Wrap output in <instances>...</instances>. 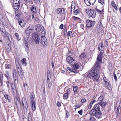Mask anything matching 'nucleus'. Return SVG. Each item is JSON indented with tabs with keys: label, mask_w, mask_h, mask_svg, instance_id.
Wrapping results in <instances>:
<instances>
[{
	"label": "nucleus",
	"mask_w": 121,
	"mask_h": 121,
	"mask_svg": "<svg viewBox=\"0 0 121 121\" xmlns=\"http://www.w3.org/2000/svg\"><path fill=\"white\" fill-rule=\"evenodd\" d=\"M103 53L100 52L97 58V61L94 64L92 69L89 72L87 75L88 77H92L94 82H98L99 80V75L101 73V69L100 64L101 63Z\"/></svg>",
	"instance_id": "f257e3e1"
},
{
	"label": "nucleus",
	"mask_w": 121,
	"mask_h": 121,
	"mask_svg": "<svg viewBox=\"0 0 121 121\" xmlns=\"http://www.w3.org/2000/svg\"><path fill=\"white\" fill-rule=\"evenodd\" d=\"M73 67V70H74L75 73H78L79 71L83 69V65L79 62H78L75 63L72 65Z\"/></svg>",
	"instance_id": "f03ea898"
},
{
	"label": "nucleus",
	"mask_w": 121,
	"mask_h": 121,
	"mask_svg": "<svg viewBox=\"0 0 121 121\" xmlns=\"http://www.w3.org/2000/svg\"><path fill=\"white\" fill-rule=\"evenodd\" d=\"M89 113L91 115L94 116L98 119L100 118L102 116V113L100 110L97 111L92 109L90 111Z\"/></svg>",
	"instance_id": "7ed1b4c3"
},
{
	"label": "nucleus",
	"mask_w": 121,
	"mask_h": 121,
	"mask_svg": "<svg viewBox=\"0 0 121 121\" xmlns=\"http://www.w3.org/2000/svg\"><path fill=\"white\" fill-rule=\"evenodd\" d=\"M104 97L101 95L98 98L97 101L98 103L103 108L105 107L106 104V101L104 100Z\"/></svg>",
	"instance_id": "20e7f679"
},
{
	"label": "nucleus",
	"mask_w": 121,
	"mask_h": 121,
	"mask_svg": "<svg viewBox=\"0 0 121 121\" xmlns=\"http://www.w3.org/2000/svg\"><path fill=\"white\" fill-rule=\"evenodd\" d=\"M103 83L105 86L108 89L110 90L111 89V85L109 80L105 77L103 78Z\"/></svg>",
	"instance_id": "39448f33"
},
{
	"label": "nucleus",
	"mask_w": 121,
	"mask_h": 121,
	"mask_svg": "<svg viewBox=\"0 0 121 121\" xmlns=\"http://www.w3.org/2000/svg\"><path fill=\"white\" fill-rule=\"evenodd\" d=\"M86 12L88 15L89 17H91L92 18H94L96 16V12L94 10L91 9H86Z\"/></svg>",
	"instance_id": "423d86ee"
},
{
	"label": "nucleus",
	"mask_w": 121,
	"mask_h": 121,
	"mask_svg": "<svg viewBox=\"0 0 121 121\" xmlns=\"http://www.w3.org/2000/svg\"><path fill=\"white\" fill-rule=\"evenodd\" d=\"M22 106L24 111L27 112L28 109L27 103L26 98L23 97L22 100Z\"/></svg>",
	"instance_id": "0eeeda50"
},
{
	"label": "nucleus",
	"mask_w": 121,
	"mask_h": 121,
	"mask_svg": "<svg viewBox=\"0 0 121 121\" xmlns=\"http://www.w3.org/2000/svg\"><path fill=\"white\" fill-rule=\"evenodd\" d=\"M32 37L34 40L35 43L39 44L40 42V37L38 33L36 32H34L32 34Z\"/></svg>",
	"instance_id": "6e6552de"
},
{
	"label": "nucleus",
	"mask_w": 121,
	"mask_h": 121,
	"mask_svg": "<svg viewBox=\"0 0 121 121\" xmlns=\"http://www.w3.org/2000/svg\"><path fill=\"white\" fill-rule=\"evenodd\" d=\"M14 102L17 110L19 108V106H20L21 108L22 104L21 103L20 99L17 96L14 97Z\"/></svg>",
	"instance_id": "1a4fd4ad"
},
{
	"label": "nucleus",
	"mask_w": 121,
	"mask_h": 121,
	"mask_svg": "<svg viewBox=\"0 0 121 121\" xmlns=\"http://www.w3.org/2000/svg\"><path fill=\"white\" fill-rule=\"evenodd\" d=\"M20 0H13V5L14 9L17 10L19 8L21 3Z\"/></svg>",
	"instance_id": "9d476101"
},
{
	"label": "nucleus",
	"mask_w": 121,
	"mask_h": 121,
	"mask_svg": "<svg viewBox=\"0 0 121 121\" xmlns=\"http://www.w3.org/2000/svg\"><path fill=\"white\" fill-rule=\"evenodd\" d=\"M86 27L88 28H93L95 23V21H92L88 20H86Z\"/></svg>",
	"instance_id": "9b49d317"
},
{
	"label": "nucleus",
	"mask_w": 121,
	"mask_h": 121,
	"mask_svg": "<svg viewBox=\"0 0 121 121\" xmlns=\"http://www.w3.org/2000/svg\"><path fill=\"white\" fill-rule=\"evenodd\" d=\"M48 42L45 36H42L40 39V43L42 45L45 46L47 44Z\"/></svg>",
	"instance_id": "f8f14e48"
},
{
	"label": "nucleus",
	"mask_w": 121,
	"mask_h": 121,
	"mask_svg": "<svg viewBox=\"0 0 121 121\" xmlns=\"http://www.w3.org/2000/svg\"><path fill=\"white\" fill-rule=\"evenodd\" d=\"M13 78L15 83L18 82L17 74L15 68L13 69L12 72Z\"/></svg>",
	"instance_id": "ddd939ff"
},
{
	"label": "nucleus",
	"mask_w": 121,
	"mask_h": 121,
	"mask_svg": "<svg viewBox=\"0 0 121 121\" xmlns=\"http://www.w3.org/2000/svg\"><path fill=\"white\" fill-rule=\"evenodd\" d=\"M56 12L59 14H64L66 12L65 9L63 8H58L56 9Z\"/></svg>",
	"instance_id": "4468645a"
},
{
	"label": "nucleus",
	"mask_w": 121,
	"mask_h": 121,
	"mask_svg": "<svg viewBox=\"0 0 121 121\" xmlns=\"http://www.w3.org/2000/svg\"><path fill=\"white\" fill-rule=\"evenodd\" d=\"M66 61L71 65H73L75 63V60L73 58L70 56H68L66 58Z\"/></svg>",
	"instance_id": "2eb2a0df"
},
{
	"label": "nucleus",
	"mask_w": 121,
	"mask_h": 121,
	"mask_svg": "<svg viewBox=\"0 0 121 121\" xmlns=\"http://www.w3.org/2000/svg\"><path fill=\"white\" fill-rule=\"evenodd\" d=\"M11 92L14 97L17 96V91L15 84L13 86L11 85Z\"/></svg>",
	"instance_id": "dca6fc26"
},
{
	"label": "nucleus",
	"mask_w": 121,
	"mask_h": 121,
	"mask_svg": "<svg viewBox=\"0 0 121 121\" xmlns=\"http://www.w3.org/2000/svg\"><path fill=\"white\" fill-rule=\"evenodd\" d=\"M36 30L41 34H44L45 33V31L43 27H38L36 28Z\"/></svg>",
	"instance_id": "f3484780"
},
{
	"label": "nucleus",
	"mask_w": 121,
	"mask_h": 121,
	"mask_svg": "<svg viewBox=\"0 0 121 121\" xmlns=\"http://www.w3.org/2000/svg\"><path fill=\"white\" fill-rule=\"evenodd\" d=\"M96 0H84V3L87 6H89L91 4L93 5L95 2Z\"/></svg>",
	"instance_id": "a211bd4d"
},
{
	"label": "nucleus",
	"mask_w": 121,
	"mask_h": 121,
	"mask_svg": "<svg viewBox=\"0 0 121 121\" xmlns=\"http://www.w3.org/2000/svg\"><path fill=\"white\" fill-rule=\"evenodd\" d=\"M30 102L32 103V104L35 102V95L34 93L33 92H31L30 94Z\"/></svg>",
	"instance_id": "6ab92c4d"
},
{
	"label": "nucleus",
	"mask_w": 121,
	"mask_h": 121,
	"mask_svg": "<svg viewBox=\"0 0 121 121\" xmlns=\"http://www.w3.org/2000/svg\"><path fill=\"white\" fill-rule=\"evenodd\" d=\"M19 75L21 78H23V75L22 73V69L21 67L18 68L16 69Z\"/></svg>",
	"instance_id": "aec40b11"
},
{
	"label": "nucleus",
	"mask_w": 121,
	"mask_h": 121,
	"mask_svg": "<svg viewBox=\"0 0 121 121\" xmlns=\"http://www.w3.org/2000/svg\"><path fill=\"white\" fill-rule=\"evenodd\" d=\"M18 22L19 25L21 27H23L25 26V23L23 19H21L18 20Z\"/></svg>",
	"instance_id": "412c9836"
},
{
	"label": "nucleus",
	"mask_w": 121,
	"mask_h": 121,
	"mask_svg": "<svg viewBox=\"0 0 121 121\" xmlns=\"http://www.w3.org/2000/svg\"><path fill=\"white\" fill-rule=\"evenodd\" d=\"M31 11L33 13H37L36 9V7L35 5H33L32 6L30 9Z\"/></svg>",
	"instance_id": "4be33fe9"
},
{
	"label": "nucleus",
	"mask_w": 121,
	"mask_h": 121,
	"mask_svg": "<svg viewBox=\"0 0 121 121\" xmlns=\"http://www.w3.org/2000/svg\"><path fill=\"white\" fill-rule=\"evenodd\" d=\"M99 104H96L94 106L92 109L94 110L95 111H98L100 110V108Z\"/></svg>",
	"instance_id": "5701e85b"
},
{
	"label": "nucleus",
	"mask_w": 121,
	"mask_h": 121,
	"mask_svg": "<svg viewBox=\"0 0 121 121\" xmlns=\"http://www.w3.org/2000/svg\"><path fill=\"white\" fill-rule=\"evenodd\" d=\"M0 30L1 33L2 34V35L3 36L5 35L6 32L5 29L4 28H1L0 27Z\"/></svg>",
	"instance_id": "b1692460"
},
{
	"label": "nucleus",
	"mask_w": 121,
	"mask_h": 121,
	"mask_svg": "<svg viewBox=\"0 0 121 121\" xmlns=\"http://www.w3.org/2000/svg\"><path fill=\"white\" fill-rule=\"evenodd\" d=\"M86 56L85 53H82L79 57V60H83L85 58Z\"/></svg>",
	"instance_id": "393cba45"
},
{
	"label": "nucleus",
	"mask_w": 121,
	"mask_h": 121,
	"mask_svg": "<svg viewBox=\"0 0 121 121\" xmlns=\"http://www.w3.org/2000/svg\"><path fill=\"white\" fill-rule=\"evenodd\" d=\"M31 104L32 107V109L34 111L36 110V107L35 106L36 103L35 102H34V103L32 104V103H31Z\"/></svg>",
	"instance_id": "a878e982"
},
{
	"label": "nucleus",
	"mask_w": 121,
	"mask_h": 121,
	"mask_svg": "<svg viewBox=\"0 0 121 121\" xmlns=\"http://www.w3.org/2000/svg\"><path fill=\"white\" fill-rule=\"evenodd\" d=\"M24 46L25 48V51L26 52H28V51L29 49V46L28 45V43H26V44H24Z\"/></svg>",
	"instance_id": "bb28decb"
},
{
	"label": "nucleus",
	"mask_w": 121,
	"mask_h": 121,
	"mask_svg": "<svg viewBox=\"0 0 121 121\" xmlns=\"http://www.w3.org/2000/svg\"><path fill=\"white\" fill-rule=\"evenodd\" d=\"M67 71L69 72H72L75 73V72H76V71H75L74 70H73L72 66V68H70V67H68L67 68Z\"/></svg>",
	"instance_id": "cd10ccee"
},
{
	"label": "nucleus",
	"mask_w": 121,
	"mask_h": 121,
	"mask_svg": "<svg viewBox=\"0 0 121 121\" xmlns=\"http://www.w3.org/2000/svg\"><path fill=\"white\" fill-rule=\"evenodd\" d=\"M111 4L112 6L115 9L117 10V8L116 5L115 4V2L113 1H112L111 2Z\"/></svg>",
	"instance_id": "c85d7f7f"
},
{
	"label": "nucleus",
	"mask_w": 121,
	"mask_h": 121,
	"mask_svg": "<svg viewBox=\"0 0 121 121\" xmlns=\"http://www.w3.org/2000/svg\"><path fill=\"white\" fill-rule=\"evenodd\" d=\"M15 12L17 15L16 16V17H19V15H21L22 14L21 13L19 10H17Z\"/></svg>",
	"instance_id": "c756f323"
},
{
	"label": "nucleus",
	"mask_w": 121,
	"mask_h": 121,
	"mask_svg": "<svg viewBox=\"0 0 121 121\" xmlns=\"http://www.w3.org/2000/svg\"><path fill=\"white\" fill-rule=\"evenodd\" d=\"M4 96L6 99L8 100L9 102H10V97L7 94H5L4 95Z\"/></svg>",
	"instance_id": "7c9ffc66"
},
{
	"label": "nucleus",
	"mask_w": 121,
	"mask_h": 121,
	"mask_svg": "<svg viewBox=\"0 0 121 121\" xmlns=\"http://www.w3.org/2000/svg\"><path fill=\"white\" fill-rule=\"evenodd\" d=\"M4 37H5V36H6L7 38H8V39L10 41V37L11 38V37L10 36V35L8 33V32H7L6 33V34H5V35H4V36H3Z\"/></svg>",
	"instance_id": "2f4dec72"
},
{
	"label": "nucleus",
	"mask_w": 121,
	"mask_h": 121,
	"mask_svg": "<svg viewBox=\"0 0 121 121\" xmlns=\"http://www.w3.org/2000/svg\"><path fill=\"white\" fill-rule=\"evenodd\" d=\"M26 59L24 58L22 59L21 60V62L23 65L26 66Z\"/></svg>",
	"instance_id": "473e14b6"
},
{
	"label": "nucleus",
	"mask_w": 121,
	"mask_h": 121,
	"mask_svg": "<svg viewBox=\"0 0 121 121\" xmlns=\"http://www.w3.org/2000/svg\"><path fill=\"white\" fill-rule=\"evenodd\" d=\"M5 75L6 77L8 79L10 78V77L9 76V72L8 71H6L5 72Z\"/></svg>",
	"instance_id": "72a5a7b5"
},
{
	"label": "nucleus",
	"mask_w": 121,
	"mask_h": 121,
	"mask_svg": "<svg viewBox=\"0 0 121 121\" xmlns=\"http://www.w3.org/2000/svg\"><path fill=\"white\" fill-rule=\"evenodd\" d=\"M73 90L74 92L76 93L78 91V88L77 86H75L73 88Z\"/></svg>",
	"instance_id": "f704fd0d"
},
{
	"label": "nucleus",
	"mask_w": 121,
	"mask_h": 121,
	"mask_svg": "<svg viewBox=\"0 0 121 121\" xmlns=\"http://www.w3.org/2000/svg\"><path fill=\"white\" fill-rule=\"evenodd\" d=\"M6 83L7 84V87L9 89L10 86H11V85H12L11 84L9 81H7L6 82Z\"/></svg>",
	"instance_id": "c9c22d12"
},
{
	"label": "nucleus",
	"mask_w": 121,
	"mask_h": 121,
	"mask_svg": "<svg viewBox=\"0 0 121 121\" xmlns=\"http://www.w3.org/2000/svg\"><path fill=\"white\" fill-rule=\"evenodd\" d=\"M68 97V95H67V94L65 93L64 94L63 96V99L65 100L67 99Z\"/></svg>",
	"instance_id": "e433bc0d"
},
{
	"label": "nucleus",
	"mask_w": 121,
	"mask_h": 121,
	"mask_svg": "<svg viewBox=\"0 0 121 121\" xmlns=\"http://www.w3.org/2000/svg\"><path fill=\"white\" fill-rule=\"evenodd\" d=\"M79 12V10L78 9H77L74 10L73 13L75 15H76L78 14Z\"/></svg>",
	"instance_id": "4c0bfd02"
},
{
	"label": "nucleus",
	"mask_w": 121,
	"mask_h": 121,
	"mask_svg": "<svg viewBox=\"0 0 121 121\" xmlns=\"http://www.w3.org/2000/svg\"><path fill=\"white\" fill-rule=\"evenodd\" d=\"M96 10L100 14H103V12H104V10L103 9L101 10H100L98 9H96Z\"/></svg>",
	"instance_id": "58836bf2"
},
{
	"label": "nucleus",
	"mask_w": 121,
	"mask_h": 121,
	"mask_svg": "<svg viewBox=\"0 0 121 121\" xmlns=\"http://www.w3.org/2000/svg\"><path fill=\"white\" fill-rule=\"evenodd\" d=\"M96 119L94 117H91L88 121H95Z\"/></svg>",
	"instance_id": "ea45409f"
},
{
	"label": "nucleus",
	"mask_w": 121,
	"mask_h": 121,
	"mask_svg": "<svg viewBox=\"0 0 121 121\" xmlns=\"http://www.w3.org/2000/svg\"><path fill=\"white\" fill-rule=\"evenodd\" d=\"M81 106V104L79 103L76 104L75 107L76 108H80Z\"/></svg>",
	"instance_id": "a19ab883"
},
{
	"label": "nucleus",
	"mask_w": 121,
	"mask_h": 121,
	"mask_svg": "<svg viewBox=\"0 0 121 121\" xmlns=\"http://www.w3.org/2000/svg\"><path fill=\"white\" fill-rule=\"evenodd\" d=\"M72 34V32L71 31H69L68 32V33L67 34V35H66V36L68 35V36H71Z\"/></svg>",
	"instance_id": "79ce46f5"
},
{
	"label": "nucleus",
	"mask_w": 121,
	"mask_h": 121,
	"mask_svg": "<svg viewBox=\"0 0 121 121\" xmlns=\"http://www.w3.org/2000/svg\"><path fill=\"white\" fill-rule=\"evenodd\" d=\"M31 29H29V28H27L26 30L25 31V32L26 34V35H29V34L28 33V31L29 30H31Z\"/></svg>",
	"instance_id": "37998d69"
},
{
	"label": "nucleus",
	"mask_w": 121,
	"mask_h": 121,
	"mask_svg": "<svg viewBox=\"0 0 121 121\" xmlns=\"http://www.w3.org/2000/svg\"><path fill=\"white\" fill-rule=\"evenodd\" d=\"M15 35L17 39L18 40H19L20 39L19 38V35L17 33H15Z\"/></svg>",
	"instance_id": "c03bdc74"
},
{
	"label": "nucleus",
	"mask_w": 121,
	"mask_h": 121,
	"mask_svg": "<svg viewBox=\"0 0 121 121\" xmlns=\"http://www.w3.org/2000/svg\"><path fill=\"white\" fill-rule=\"evenodd\" d=\"M48 87L50 89L51 87V86L52 84L51 81L50 82V81H48Z\"/></svg>",
	"instance_id": "a18cd8bd"
},
{
	"label": "nucleus",
	"mask_w": 121,
	"mask_h": 121,
	"mask_svg": "<svg viewBox=\"0 0 121 121\" xmlns=\"http://www.w3.org/2000/svg\"><path fill=\"white\" fill-rule=\"evenodd\" d=\"M66 116H65L67 118H68L69 117V112L67 110L66 111Z\"/></svg>",
	"instance_id": "49530a36"
},
{
	"label": "nucleus",
	"mask_w": 121,
	"mask_h": 121,
	"mask_svg": "<svg viewBox=\"0 0 121 121\" xmlns=\"http://www.w3.org/2000/svg\"><path fill=\"white\" fill-rule=\"evenodd\" d=\"M47 77L49 78L51 77V75L50 74V71H48L47 73Z\"/></svg>",
	"instance_id": "de8ad7c7"
},
{
	"label": "nucleus",
	"mask_w": 121,
	"mask_h": 121,
	"mask_svg": "<svg viewBox=\"0 0 121 121\" xmlns=\"http://www.w3.org/2000/svg\"><path fill=\"white\" fill-rule=\"evenodd\" d=\"M104 0H99V2L103 5L104 3Z\"/></svg>",
	"instance_id": "09e8293b"
},
{
	"label": "nucleus",
	"mask_w": 121,
	"mask_h": 121,
	"mask_svg": "<svg viewBox=\"0 0 121 121\" xmlns=\"http://www.w3.org/2000/svg\"><path fill=\"white\" fill-rule=\"evenodd\" d=\"M99 29H100V30H102L103 28V27L102 26V24L101 23V22H100V25L99 26Z\"/></svg>",
	"instance_id": "8fccbe9b"
},
{
	"label": "nucleus",
	"mask_w": 121,
	"mask_h": 121,
	"mask_svg": "<svg viewBox=\"0 0 121 121\" xmlns=\"http://www.w3.org/2000/svg\"><path fill=\"white\" fill-rule=\"evenodd\" d=\"M93 104L92 102H90L89 106L88 107V109H90L91 108Z\"/></svg>",
	"instance_id": "3c124183"
},
{
	"label": "nucleus",
	"mask_w": 121,
	"mask_h": 121,
	"mask_svg": "<svg viewBox=\"0 0 121 121\" xmlns=\"http://www.w3.org/2000/svg\"><path fill=\"white\" fill-rule=\"evenodd\" d=\"M82 112L83 110L82 109H81L80 110L78 111V113L80 115H82Z\"/></svg>",
	"instance_id": "603ef678"
},
{
	"label": "nucleus",
	"mask_w": 121,
	"mask_h": 121,
	"mask_svg": "<svg viewBox=\"0 0 121 121\" xmlns=\"http://www.w3.org/2000/svg\"><path fill=\"white\" fill-rule=\"evenodd\" d=\"M113 76L115 80L116 81L117 80V79L116 76V75L115 73H113Z\"/></svg>",
	"instance_id": "864d4df0"
},
{
	"label": "nucleus",
	"mask_w": 121,
	"mask_h": 121,
	"mask_svg": "<svg viewBox=\"0 0 121 121\" xmlns=\"http://www.w3.org/2000/svg\"><path fill=\"white\" fill-rule=\"evenodd\" d=\"M72 18L73 19L75 20H77V19H79V20L80 19V18L78 17H75L74 16H73L72 17Z\"/></svg>",
	"instance_id": "5fc2aeb1"
},
{
	"label": "nucleus",
	"mask_w": 121,
	"mask_h": 121,
	"mask_svg": "<svg viewBox=\"0 0 121 121\" xmlns=\"http://www.w3.org/2000/svg\"><path fill=\"white\" fill-rule=\"evenodd\" d=\"M81 102L82 103H83L86 101V99L85 98H82L81 100Z\"/></svg>",
	"instance_id": "6e6d98bb"
},
{
	"label": "nucleus",
	"mask_w": 121,
	"mask_h": 121,
	"mask_svg": "<svg viewBox=\"0 0 121 121\" xmlns=\"http://www.w3.org/2000/svg\"><path fill=\"white\" fill-rule=\"evenodd\" d=\"M64 35H65L66 36V35H67V30L65 28V30H64Z\"/></svg>",
	"instance_id": "4d7b16f0"
},
{
	"label": "nucleus",
	"mask_w": 121,
	"mask_h": 121,
	"mask_svg": "<svg viewBox=\"0 0 121 121\" xmlns=\"http://www.w3.org/2000/svg\"><path fill=\"white\" fill-rule=\"evenodd\" d=\"M24 44H26V43L28 44V42L27 40L26 39L24 38Z\"/></svg>",
	"instance_id": "13d9d810"
},
{
	"label": "nucleus",
	"mask_w": 121,
	"mask_h": 121,
	"mask_svg": "<svg viewBox=\"0 0 121 121\" xmlns=\"http://www.w3.org/2000/svg\"><path fill=\"white\" fill-rule=\"evenodd\" d=\"M28 28H29V29H31V30H33L34 27L33 26L30 25L29 26Z\"/></svg>",
	"instance_id": "bf43d9fd"
},
{
	"label": "nucleus",
	"mask_w": 121,
	"mask_h": 121,
	"mask_svg": "<svg viewBox=\"0 0 121 121\" xmlns=\"http://www.w3.org/2000/svg\"><path fill=\"white\" fill-rule=\"evenodd\" d=\"M34 2L37 4H39L40 2V0H34Z\"/></svg>",
	"instance_id": "052dcab7"
},
{
	"label": "nucleus",
	"mask_w": 121,
	"mask_h": 121,
	"mask_svg": "<svg viewBox=\"0 0 121 121\" xmlns=\"http://www.w3.org/2000/svg\"><path fill=\"white\" fill-rule=\"evenodd\" d=\"M64 25L63 24H61L60 26L59 27V28L60 29H62L63 28V27Z\"/></svg>",
	"instance_id": "680f3d73"
},
{
	"label": "nucleus",
	"mask_w": 121,
	"mask_h": 121,
	"mask_svg": "<svg viewBox=\"0 0 121 121\" xmlns=\"http://www.w3.org/2000/svg\"><path fill=\"white\" fill-rule=\"evenodd\" d=\"M3 84L2 79L0 78V86H1L3 85Z\"/></svg>",
	"instance_id": "e2e57ef3"
},
{
	"label": "nucleus",
	"mask_w": 121,
	"mask_h": 121,
	"mask_svg": "<svg viewBox=\"0 0 121 121\" xmlns=\"http://www.w3.org/2000/svg\"><path fill=\"white\" fill-rule=\"evenodd\" d=\"M98 48L100 51H102L104 49L103 47H101V48H100L99 46L98 47Z\"/></svg>",
	"instance_id": "0e129e2a"
},
{
	"label": "nucleus",
	"mask_w": 121,
	"mask_h": 121,
	"mask_svg": "<svg viewBox=\"0 0 121 121\" xmlns=\"http://www.w3.org/2000/svg\"><path fill=\"white\" fill-rule=\"evenodd\" d=\"M119 108H117V112H116V114H117L118 115L119 112Z\"/></svg>",
	"instance_id": "69168bd1"
},
{
	"label": "nucleus",
	"mask_w": 121,
	"mask_h": 121,
	"mask_svg": "<svg viewBox=\"0 0 121 121\" xmlns=\"http://www.w3.org/2000/svg\"><path fill=\"white\" fill-rule=\"evenodd\" d=\"M3 77V74L1 72H0V78L2 79Z\"/></svg>",
	"instance_id": "338daca9"
},
{
	"label": "nucleus",
	"mask_w": 121,
	"mask_h": 121,
	"mask_svg": "<svg viewBox=\"0 0 121 121\" xmlns=\"http://www.w3.org/2000/svg\"><path fill=\"white\" fill-rule=\"evenodd\" d=\"M11 67V65L9 64H8L6 67V68L7 69H9Z\"/></svg>",
	"instance_id": "774afa93"
}]
</instances>
